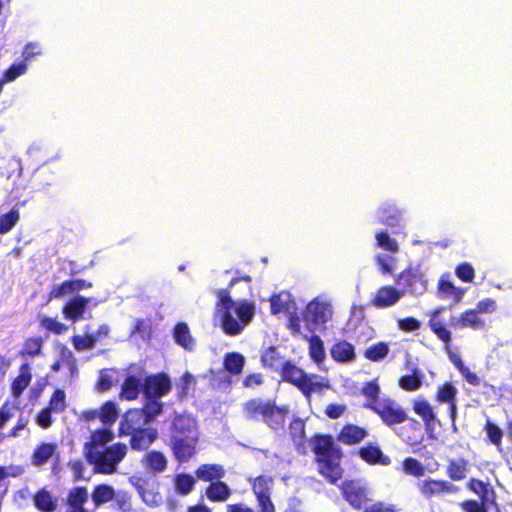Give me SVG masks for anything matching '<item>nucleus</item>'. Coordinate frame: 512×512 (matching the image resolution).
<instances>
[{"label":"nucleus","mask_w":512,"mask_h":512,"mask_svg":"<svg viewBox=\"0 0 512 512\" xmlns=\"http://www.w3.org/2000/svg\"><path fill=\"white\" fill-rule=\"evenodd\" d=\"M240 280L250 282L251 277L244 275L241 278L234 277L227 288L216 291L217 302L214 315L219 320L223 332L229 336L239 335L251 322L255 315V305L248 300L235 302L231 297L230 289Z\"/></svg>","instance_id":"1"},{"label":"nucleus","mask_w":512,"mask_h":512,"mask_svg":"<svg viewBox=\"0 0 512 512\" xmlns=\"http://www.w3.org/2000/svg\"><path fill=\"white\" fill-rule=\"evenodd\" d=\"M148 424L140 418L124 413L119 422V435L130 436V448H148L159 436L158 430L146 426Z\"/></svg>","instance_id":"2"},{"label":"nucleus","mask_w":512,"mask_h":512,"mask_svg":"<svg viewBox=\"0 0 512 512\" xmlns=\"http://www.w3.org/2000/svg\"><path fill=\"white\" fill-rule=\"evenodd\" d=\"M466 487L478 496L479 501L468 499L461 502L460 507L463 512H489L490 509L500 512L497 493L489 482L470 478L466 483Z\"/></svg>","instance_id":"3"},{"label":"nucleus","mask_w":512,"mask_h":512,"mask_svg":"<svg viewBox=\"0 0 512 512\" xmlns=\"http://www.w3.org/2000/svg\"><path fill=\"white\" fill-rule=\"evenodd\" d=\"M279 374L284 382L295 386L306 397L310 398L315 391H321L323 388H329V384L317 381V374H307L293 361L286 360L281 363Z\"/></svg>","instance_id":"4"},{"label":"nucleus","mask_w":512,"mask_h":512,"mask_svg":"<svg viewBox=\"0 0 512 512\" xmlns=\"http://www.w3.org/2000/svg\"><path fill=\"white\" fill-rule=\"evenodd\" d=\"M199 437L196 421L185 415H177L171 426V448H195Z\"/></svg>","instance_id":"5"},{"label":"nucleus","mask_w":512,"mask_h":512,"mask_svg":"<svg viewBox=\"0 0 512 512\" xmlns=\"http://www.w3.org/2000/svg\"><path fill=\"white\" fill-rule=\"evenodd\" d=\"M318 473L329 483L336 484L343 477L341 450H314Z\"/></svg>","instance_id":"6"},{"label":"nucleus","mask_w":512,"mask_h":512,"mask_svg":"<svg viewBox=\"0 0 512 512\" xmlns=\"http://www.w3.org/2000/svg\"><path fill=\"white\" fill-rule=\"evenodd\" d=\"M127 450H85L86 460L94 466V472L111 474L125 457Z\"/></svg>","instance_id":"7"},{"label":"nucleus","mask_w":512,"mask_h":512,"mask_svg":"<svg viewBox=\"0 0 512 512\" xmlns=\"http://www.w3.org/2000/svg\"><path fill=\"white\" fill-rule=\"evenodd\" d=\"M442 310V308H437L433 310L428 320V327L435 334V336L443 342L444 349L448 353L449 359L452 361L454 366L458 369V371L461 374L462 371H464V369L467 368V366L464 365L463 361L456 353L450 350L452 342V333L447 328V325L439 318V315L442 312Z\"/></svg>","instance_id":"8"},{"label":"nucleus","mask_w":512,"mask_h":512,"mask_svg":"<svg viewBox=\"0 0 512 512\" xmlns=\"http://www.w3.org/2000/svg\"><path fill=\"white\" fill-rule=\"evenodd\" d=\"M331 315L332 312L328 303L312 300L306 305L302 318L307 328L313 332L319 327H324Z\"/></svg>","instance_id":"9"},{"label":"nucleus","mask_w":512,"mask_h":512,"mask_svg":"<svg viewBox=\"0 0 512 512\" xmlns=\"http://www.w3.org/2000/svg\"><path fill=\"white\" fill-rule=\"evenodd\" d=\"M372 411L387 426L401 424L407 419L406 411L391 398H382L377 406L372 407Z\"/></svg>","instance_id":"10"},{"label":"nucleus","mask_w":512,"mask_h":512,"mask_svg":"<svg viewBox=\"0 0 512 512\" xmlns=\"http://www.w3.org/2000/svg\"><path fill=\"white\" fill-rule=\"evenodd\" d=\"M343 498L355 510H362L369 502L368 490L357 480H345L341 484Z\"/></svg>","instance_id":"11"},{"label":"nucleus","mask_w":512,"mask_h":512,"mask_svg":"<svg viewBox=\"0 0 512 512\" xmlns=\"http://www.w3.org/2000/svg\"><path fill=\"white\" fill-rule=\"evenodd\" d=\"M396 283L403 287L405 292L415 295L423 294L427 289V281L423 273L414 267H407L397 277Z\"/></svg>","instance_id":"12"},{"label":"nucleus","mask_w":512,"mask_h":512,"mask_svg":"<svg viewBox=\"0 0 512 512\" xmlns=\"http://www.w3.org/2000/svg\"><path fill=\"white\" fill-rule=\"evenodd\" d=\"M171 390L169 376L164 373L148 375L143 381V395L149 398H161Z\"/></svg>","instance_id":"13"},{"label":"nucleus","mask_w":512,"mask_h":512,"mask_svg":"<svg viewBox=\"0 0 512 512\" xmlns=\"http://www.w3.org/2000/svg\"><path fill=\"white\" fill-rule=\"evenodd\" d=\"M130 483L137 490L144 502L147 504L157 503L158 494L155 490L158 488V482L155 477L136 474L130 478Z\"/></svg>","instance_id":"14"},{"label":"nucleus","mask_w":512,"mask_h":512,"mask_svg":"<svg viewBox=\"0 0 512 512\" xmlns=\"http://www.w3.org/2000/svg\"><path fill=\"white\" fill-rule=\"evenodd\" d=\"M144 398L145 401L143 403V407L128 409L125 414L140 418V420H143L146 423H151L163 412L164 404L159 400L160 398Z\"/></svg>","instance_id":"15"},{"label":"nucleus","mask_w":512,"mask_h":512,"mask_svg":"<svg viewBox=\"0 0 512 512\" xmlns=\"http://www.w3.org/2000/svg\"><path fill=\"white\" fill-rule=\"evenodd\" d=\"M422 495L427 498L440 496L444 494H455L459 491V487L455 486L447 480L427 479L418 484Z\"/></svg>","instance_id":"16"},{"label":"nucleus","mask_w":512,"mask_h":512,"mask_svg":"<svg viewBox=\"0 0 512 512\" xmlns=\"http://www.w3.org/2000/svg\"><path fill=\"white\" fill-rule=\"evenodd\" d=\"M93 283L85 279H68L54 285L49 291V299H61L69 294L92 288Z\"/></svg>","instance_id":"17"},{"label":"nucleus","mask_w":512,"mask_h":512,"mask_svg":"<svg viewBox=\"0 0 512 512\" xmlns=\"http://www.w3.org/2000/svg\"><path fill=\"white\" fill-rule=\"evenodd\" d=\"M113 439V431L110 427L105 426L91 432L89 441L84 444V448H99L101 446L104 448H127V445L124 443L107 446Z\"/></svg>","instance_id":"18"},{"label":"nucleus","mask_w":512,"mask_h":512,"mask_svg":"<svg viewBox=\"0 0 512 512\" xmlns=\"http://www.w3.org/2000/svg\"><path fill=\"white\" fill-rule=\"evenodd\" d=\"M274 401H264L260 398H252L243 404V413L248 420H264L265 416L274 405Z\"/></svg>","instance_id":"19"},{"label":"nucleus","mask_w":512,"mask_h":512,"mask_svg":"<svg viewBox=\"0 0 512 512\" xmlns=\"http://www.w3.org/2000/svg\"><path fill=\"white\" fill-rule=\"evenodd\" d=\"M401 297L402 292L393 286H382L376 291L370 304L376 308H387L395 305Z\"/></svg>","instance_id":"20"},{"label":"nucleus","mask_w":512,"mask_h":512,"mask_svg":"<svg viewBox=\"0 0 512 512\" xmlns=\"http://www.w3.org/2000/svg\"><path fill=\"white\" fill-rule=\"evenodd\" d=\"M90 301L91 298L81 295L73 297L63 306L62 312L64 317L74 322L80 320Z\"/></svg>","instance_id":"21"},{"label":"nucleus","mask_w":512,"mask_h":512,"mask_svg":"<svg viewBox=\"0 0 512 512\" xmlns=\"http://www.w3.org/2000/svg\"><path fill=\"white\" fill-rule=\"evenodd\" d=\"M172 335L175 343L184 350L192 352L195 349L196 341L186 322H177L173 327Z\"/></svg>","instance_id":"22"},{"label":"nucleus","mask_w":512,"mask_h":512,"mask_svg":"<svg viewBox=\"0 0 512 512\" xmlns=\"http://www.w3.org/2000/svg\"><path fill=\"white\" fill-rule=\"evenodd\" d=\"M367 435L368 432L365 428L355 424H346L337 434L336 439L345 445H355L361 442Z\"/></svg>","instance_id":"23"},{"label":"nucleus","mask_w":512,"mask_h":512,"mask_svg":"<svg viewBox=\"0 0 512 512\" xmlns=\"http://www.w3.org/2000/svg\"><path fill=\"white\" fill-rule=\"evenodd\" d=\"M330 355L337 363L352 362L356 358L354 346L346 340L336 341L330 348Z\"/></svg>","instance_id":"24"},{"label":"nucleus","mask_w":512,"mask_h":512,"mask_svg":"<svg viewBox=\"0 0 512 512\" xmlns=\"http://www.w3.org/2000/svg\"><path fill=\"white\" fill-rule=\"evenodd\" d=\"M378 222L388 228H397L402 223V212L395 205H383L377 211Z\"/></svg>","instance_id":"25"},{"label":"nucleus","mask_w":512,"mask_h":512,"mask_svg":"<svg viewBox=\"0 0 512 512\" xmlns=\"http://www.w3.org/2000/svg\"><path fill=\"white\" fill-rule=\"evenodd\" d=\"M270 310L274 315L290 313L291 310H296V304L289 293L280 292L270 297Z\"/></svg>","instance_id":"26"},{"label":"nucleus","mask_w":512,"mask_h":512,"mask_svg":"<svg viewBox=\"0 0 512 512\" xmlns=\"http://www.w3.org/2000/svg\"><path fill=\"white\" fill-rule=\"evenodd\" d=\"M143 467L149 472L156 474L163 472L167 468V458L158 450H150L142 460Z\"/></svg>","instance_id":"27"},{"label":"nucleus","mask_w":512,"mask_h":512,"mask_svg":"<svg viewBox=\"0 0 512 512\" xmlns=\"http://www.w3.org/2000/svg\"><path fill=\"white\" fill-rule=\"evenodd\" d=\"M140 392L143 393V382L134 375H128L121 386L120 397L132 401L138 398Z\"/></svg>","instance_id":"28"},{"label":"nucleus","mask_w":512,"mask_h":512,"mask_svg":"<svg viewBox=\"0 0 512 512\" xmlns=\"http://www.w3.org/2000/svg\"><path fill=\"white\" fill-rule=\"evenodd\" d=\"M195 475L204 482L220 481L225 475V470L220 464H202L195 470Z\"/></svg>","instance_id":"29"},{"label":"nucleus","mask_w":512,"mask_h":512,"mask_svg":"<svg viewBox=\"0 0 512 512\" xmlns=\"http://www.w3.org/2000/svg\"><path fill=\"white\" fill-rule=\"evenodd\" d=\"M289 409L286 406H277L275 403L264 418V422L273 430H281L285 426Z\"/></svg>","instance_id":"30"},{"label":"nucleus","mask_w":512,"mask_h":512,"mask_svg":"<svg viewBox=\"0 0 512 512\" xmlns=\"http://www.w3.org/2000/svg\"><path fill=\"white\" fill-rule=\"evenodd\" d=\"M32 380L30 366L28 363H23L19 368V374L13 379L11 383L12 395L15 398L21 396L23 391L29 386Z\"/></svg>","instance_id":"31"},{"label":"nucleus","mask_w":512,"mask_h":512,"mask_svg":"<svg viewBox=\"0 0 512 512\" xmlns=\"http://www.w3.org/2000/svg\"><path fill=\"white\" fill-rule=\"evenodd\" d=\"M380 392L377 379L364 382L360 390L361 395L366 398L363 407L372 411V407L377 406L382 400L379 398Z\"/></svg>","instance_id":"32"},{"label":"nucleus","mask_w":512,"mask_h":512,"mask_svg":"<svg viewBox=\"0 0 512 512\" xmlns=\"http://www.w3.org/2000/svg\"><path fill=\"white\" fill-rule=\"evenodd\" d=\"M414 412L421 417L427 430L434 426L436 414L432 405L427 400H417L413 403Z\"/></svg>","instance_id":"33"},{"label":"nucleus","mask_w":512,"mask_h":512,"mask_svg":"<svg viewBox=\"0 0 512 512\" xmlns=\"http://www.w3.org/2000/svg\"><path fill=\"white\" fill-rule=\"evenodd\" d=\"M88 500V490L84 486L73 487L66 499V503L70 509L87 510L85 504Z\"/></svg>","instance_id":"34"},{"label":"nucleus","mask_w":512,"mask_h":512,"mask_svg":"<svg viewBox=\"0 0 512 512\" xmlns=\"http://www.w3.org/2000/svg\"><path fill=\"white\" fill-rule=\"evenodd\" d=\"M457 389L451 382L441 384L437 389L436 399L441 403H447L452 414L456 412Z\"/></svg>","instance_id":"35"},{"label":"nucleus","mask_w":512,"mask_h":512,"mask_svg":"<svg viewBox=\"0 0 512 512\" xmlns=\"http://www.w3.org/2000/svg\"><path fill=\"white\" fill-rule=\"evenodd\" d=\"M231 495L229 486L222 481H215L206 488V496L212 502H224Z\"/></svg>","instance_id":"36"},{"label":"nucleus","mask_w":512,"mask_h":512,"mask_svg":"<svg viewBox=\"0 0 512 512\" xmlns=\"http://www.w3.org/2000/svg\"><path fill=\"white\" fill-rule=\"evenodd\" d=\"M91 497L94 506L98 508L115 498V490L108 484H98L94 487Z\"/></svg>","instance_id":"37"},{"label":"nucleus","mask_w":512,"mask_h":512,"mask_svg":"<svg viewBox=\"0 0 512 512\" xmlns=\"http://www.w3.org/2000/svg\"><path fill=\"white\" fill-rule=\"evenodd\" d=\"M389 351V344L384 341H379L367 347L363 356L371 362H380L388 356Z\"/></svg>","instance_id":"38"},{"label":"nucleus","mask_w":512,"mask_h":512,"mask_svg":"<svg viewBox=\"0 0 512 512\" xmlns=\"http://www.w3.org/2000/svg\"><path fill=\"white\" fill-rule=\"evenodd\" d=\"M457 324L460 327H470L474 330L485 327V321L481 319L478 316V312L473 309L461 313L457 319Z\"/></svg>","instance_id":"39"},{"label":"nucleus","mask_w":512,"mask_h":512,"mask_svg":"<svg viewBox=\"0 0 512 512\" xmlns=\"http://www.w3.org/2000/svg\"><path fill=\"white\" fill-rule=\"evenodd\" d=\"M282 356L275 346L267 347L261 354V364L265 368L278 370L281 366Z\"/></svg>","instance_id":"40"},{"label":"nucleus","mask_w":512,"mask_h":512,"mask_svg":"<svg viewBox=\"0 0 512 512\" xmlns=\"http://www.w3.org/2000/svg\"><path fill=\"white\" fill-rule=\"evenodd\" d=\"M308 353L310 358L317 364L325 360V348L322 339L318 335H312L308 338Z\"/></svg>","instance_id":"41"},{"label":"nucleus","mask_w":512,"mask_h":512,"mask_svg":"<svg viewBox=\"0 0 512 512\" xmlns=\"http://www.w3.org/2000/svg\"><path fill=\"white\" fill-rule=\"evenodd\" d=\"M438 293L443 299L452 297L456 303L460 302L463 297V290L444 278H441L438 282Z\"/></svg>","instance_id":"42"},{"label":"nucleus","mask_w":512,"mask_h":512,"mask_svg":"<svg viewBox=\"0 0 512 512\" xmlns=\"http://www.w3.org/2000/svg\"><path fill=\"white\" fill-rule=\"evenodd\" d=\"M289 433L296 448H304L305 422L302 419L295 418L290 422Z\"/></svg>","instance_id":"43"},{"label":"nucleus","mask_w":512,"mask_h":512,"mask_svg":"<svg viewBox=\"0 0 512 512\" xmlns=\"http://www.w3.org/2000/svg\"><path fill=\"white\" fill-rule=\"evenodd\" d=\"M44 339L39 336L28 337L23 343V347L19 352L21 357H34L41 354Z\"/></svg>","instance_id":"44"},{"label":"nucleus","mask_w":512,"mask_h":512,"mask_svg":"<svg viewBox=\"0 0 512 512\" xmlns=\"http://www.w3.org/2000/svg\"><path fill=\"white\" fill-rule=\"evenodd\" d=\"M245 364V358L238 352L227 353L224 357L225 369L233 375H238L242 372Z\"/></svg>","instance_id":"45"},{"label":"nucleus","mask_w":512,"mask_h":512,"mask_svg":"<svg viewBox=\"0 0 512 512\" xmlns=\"http://www.w3.org/2000/svg\"><path fill=\"white\" fill-rule=\"evenodd\" d=\"M118 418V409L112 401H106L99 409V419L104 426L111 427Z\"/></svg>","instance_id":"46"},{"label":"nucleus","mask_w":512,"mask_h":512,"mask_svg":"<svg viewBox=\"0 0 512 512\" xmlns=\"http://www.w3.org/2000/svg\"><path fill=\"white\" fill-rule=\"evenodd\" d=\"M467 461L464 459H453L447 467V474L453 481H460L466 477Z\"/></svg>","instance_id":"47"},{"label":"nucleus","mask_w":512,"mask_h":512,"mask_svg":"<svg viewBox=\"0 0 512 512\" xmlns=\"http://www.w3.org/2000/svg\"><path fill=\"white\" fill-rule=\"evenodd\" d=\"M195 486V479L185 473L177 474L174 480V488L177 494L179 495H187L189 494Z\"/></svg>","instance_id":"48"},{"label":"nucleus","mask_w":512,"mask_h":512,"mask_svg":"<svg viewBox=\"0 0 512 512\" xmlns=\"http://www.w3.org/2000/svg\"><path fill=\"white\" fill-rule=\"evenodd\" d=\"M358 452L360 457L370 465L387 466L391 463L390 458L383 455L382 450H358Z\"/></svg>","instance_id":"49"},{"label":"nucleus","mask_w":512,"mask_h":512,"mask_svg":"<svg viewBox=\"0 0 512 512\" xmlns=\"http://www.w3.org/2000/svg\"><path fill=\"white\" fill-rule=\"evenodd\" d=\"M402 471L406 475L420 478L425 474V467L419 460L413 457H406L402 461Z\"/></svg>","instance_id":"50"},{"label":"nucleus","mask_w":512,"mask_h":512,"mask_svg":"<svg viewBox=\"0 0 512 512\" xmlns=\"http://www.w3.org/2000/svg\"><path fill=\"white\" fill-rule=\"evenodd\" d=\"M34 502L37 509L42 512H53L56 508L51 494L44 489L36 493Z\"/></svg>","instance_id":"51"},{"label":"nucleus","mask_w":512,"mask_h":512,"mask_svg":"<svg viewBox=\"0 0 512 512\" xmlns=\"http://www.w3.org/2000/svg\"><path fill=\"white\" fill-rule=\"evenodd\" d=\"M27 71V64L25 61H18L11 64L4 72L1 77L2 81L5 83L12 82L16 80L18 77L24 75Z\"/></svg>","instance_id":"52"},{"label":"nucleus","mask_w":512,"mask_h":512,"mask_svg":"<svg viewBox=\"0 0 512 512\" xmlns=\"http://www.w3.org/2000/svg\"><path fill=\"white\" fill-rule=\"evenodd\" d=\"M20 219L18 209H11L9 212L0 216V234H6L11 231Z\"/></svg>","instance_id":"53"},{"label":"nucleus","mask_w":512,"mask_h":512,"mask_svg":"<svg viewBox=\"0 0 512 512\" xmlns=\"http://www.w3.org/2000/svg\"><path fill=\"white\" fill-rule=\"evenodd\" d=\"M40 327L55 335H61L68 330V326L55 318L43 316L39 320Z\"/></svg>","instance_id":"54"},{"label":"nucleus","mask_w":512,"mask_h":512,"mask_svg":"<svg viewBox=\"0 0 512 512\" xmlns=\"http://www.w3.org/2000/svg\"><path fill=\"white\" fill-rule=\"evenodd\" d=\"M66 394L63 389H56L51 395L47 408L54 413H61L66 409Z\"/></svg>","instance_id":"55"},{"label":"nucleus","mask_w":512,"mask_h":512,"mask_svg":"<svg viewBox=\"0 0 512 512\" xmlns=\"http://www.w3.org/2000/svg\"><path fill=\"white\" fill-rule=\"evenodd\" d=\"M273 479L270 476L260 475L252 482V491L255 496L271 494Z\"/></svg>","instance_id":"56"},{"label":"nucleus","mask_w":512,"mask_h":512,"mask_svg":"<svg viewBox=\"0 0 512 512\" xmlns=\"http://www.w3.org/2000/svg\"><path fill=\"white\" fill-rule=\"evenodd\" d=\"M377 246L383 250L391 253H396L399 250L398 243L395 239L391 238L385 231H380L375 236Z\"/></svg>","instance_id":"57"},{"label":"nucleus","mask_w":512,"mask_h":512,"mask_svg":"<svg viewBox=\"0 0 512 512\" xmlns=\"http://www.w3.org/2000/svg\"><path fill=\"white\" fill-rule=\"evenodd\" d=\"M484 431L489 442L495 446H499L502 441L503 432L502 430L490 419H488L484 425Z\"/></svg>","instance_id":"58"},{"label":"nucleus","mask_w":512,"mask_h":512,"mask_svg":"<svg viewBox=\"0 0 512 512\" xmlns=\"http://www.w3.org/2000/svg\"><path fill=\"white\" fill-rule=\"evenodd\" d=\"M421 384V377L416 374V371L413 374L403 375L399 379V385L405 391H416Z\"/></svg>","instance_id":"59"},{"label":"nucleus","mask_w":512,"mask_h":512,"mask_svg":"<svg viewBox=\"0 0 512 512\" xmlns=\"http://www.w3.org/2000/svg\"><path fill=\"white\" fill-rule=\"evenodd\" d=\"M71 342L77 351L92 349L96 344L91 334L74 335L71 337Z\"/></svg>","instance_id":"60"},{"label":"nucleus","mask_w":512,"mask_h":512,"mask_svg":"<svg viewBox=\"0 0 512 512\" xmlns=\"http://www.w3.org/2000/svg\"><path fill=\"white\" fill-rule=\"evenodd\" d=\"M114 507L122 512L131 510V495L126 491H115V498L112 499Z\"/></svg>","instance_id":"61"},{"label":"nucleus","mask_w":512,"mask_h":512,"mask_svg":"<svg viewBox=\"0 0 512 512\" xmlns=\"http://www.w3.org/2000/svg\"><path fill=\"white\" fill-rule=\"evenodd\" d=\"M455 275L461 281L470 283L475 277V270L469 262H462L456 266Z\"/></svg>","instance_id":"62"},{"label":"nucleus","mask_w":512,"mask_h":512,"mask_svg":"<svg viewBox=\"0 0 512 512\" xmlns=\"http://www.w3.org/2000/svg\"><path fill=\"white\" fill-rule=\"evenodd\" d=\"M311 448H336L330 434H315L310 440Z\"/></svg>","instance_id":"63"},{"label":"nucleus","mask_w":512,"mask_h":512,"mask_svg":"<svg viewBox=\"0 0 512 512\" xmlns=\"http://www.w3.org/2000/svg\"><path fill=\"white\" fill-rule=\"evenodd\" d=\"M376 263L379 265L383 274H389L393 271L395 258L390 255L378 254L375 257Z\"/></svg>","instance_id":"64"}]
</instances>
